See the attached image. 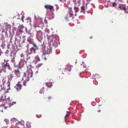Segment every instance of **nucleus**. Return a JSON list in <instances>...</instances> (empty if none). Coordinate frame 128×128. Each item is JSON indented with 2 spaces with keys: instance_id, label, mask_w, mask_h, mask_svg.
<instances>
[{
  "instance_id": "obj_7",
  "label": "nucleus",
  "mask_w": 128,
  "mask_h": 128,
  "mask_svg": "<svg viewBox=\"0 0 128 128\" xmlns=\"http://www.w3.org/2000/svg\"><path fill=\"white\" fill-rule=\"evenodd\" d=\"M16 102H13L12 103H7L6 104V106H4V108L6 109L7 108H10L11 106L13 105L14 104H16Z\"/></svg>"
},
{
  "instance_id": "obj_32",
  "label": "nucleus",
  "mask_w": 128,
  "mask_h": 128,
  "mask_svg": "<svg viewBox=\"0 0 128 128\" xmlns=\"http://www.w3.org/2000/svg\"><path fill=\"white\" fill-rule=\"evenodd\" d=\"M4 70V72H6V70H4V69H2V70Z\"/></svg>"
},
{
  "instance_id": "obj_33",
  "label": "nucleus",
  "mask_w": 128,
  "mask_h": 128,
  "mask_svg": "<svg viewBox=\"0 0 128 128\" xmlns=\"http://www.w3.org/2000/svg\"><path fill=\"white\" fill-rule=\"evenodd\" d=\"M2 53L1 51H0V56L1 55V54H2Z\"/></svg>"
},
{
  "instance_id": "obj_39",
  "label": "nucleus",
  "mask_w": 128,
  "mask_h": 128,
  "mask_svg": "<svg viewBox=\"0 0 128 128\" xmlns=\"http://www.w3.org/2000/svg\"><path fill=\"white\" fill-rule=\"evenodd\" d=\"M65 0V1H66V0Z\"/></svg>"
},
{
  "instance_id": "obj_17",
  "label": "nucleus",
  "mask_w": 128,
  "mask_h": 128,
  "mask_svg": "<svg viewBox=\"0 0 128 128\" xmlns=\"http://www.w3.org/2000/svg\"><path fill=\"white\" fill-rule=\"evenodd\" d=\"M66 66V67L65 68V70L67 71L68 70V72H70L71 70V68L69 69L68 70V68H69L70 66L69 65H68L67 66Z\"/></svg>"
},
{
  "instance_id": "obj_2",
  "label": "nucleus",
  "mask_w": 128,
  "mask_h": 128,
  "mask_svg": "<svg viewBox=\"0 0 128 128\" xmlns=\"http://www.w3.org/2000/svg\"><path fill=\"white\" fill-rule=\"evenodd\" d=\"M33 47H32L30 49L29 54H31L32 52L34 51V53L36 50L38 49V47L36 44H32Z\"/></svg>"
},
{
  "instance_id": "obj_9",
  "label": "nucleus",
  "mask_w": 128,
  "mask_h": 128,
  "mask_svg": "<svg viewBox=\"0 0 128 128\" xmlns=\"http://www.w3.org/2000/svg\"><path fill=\"white\" fill-rule=\"evenodd\" d=\"M74 2L76 6H79L80 4V0H74Z\"/></svg>"
},
{
  "instance_id": "obj_24",
  "label": "nucleus",
  "mask_w": 128,
  "mask_h": 128,
  "mask_svg": "<svg viewBox=\"0 0 128 128\" xmlns=\"http://www.w3.org/2000/svg\"><path fill=\"white\" fill-rule=\"evenodd\" d=\"M74 9L75 10V12L76 13L78 12V7H75L74 8Z\"/></svg>"
},
{
  "instance_id": "obj_6",
  "label": "nucleus",
  "mask_w": 128,
  "mask_h": 128,
  "mask_svg": "<svg viewBox=\"0 0 128 128\" xmlns=\"http://www.w3.org/2000/svg\"><path fill=\"white\" fill-rule=\"evenodd\" d=\"M16 90L18 92L20 91L22 89V87L21 84H18L16 86Z\"/></svg>"
},
{
  "instance_id": "obj_27",
  "label": "nucleus",
  "mask_w": 128,
  "mask_h": 128,
  "mask_svg": "<svg viewBox=\"0 0 128 128\" xmlns=\"http://www.w3.org/2000/svg\"><path fill=\"white\" fill-rule=\"evenodd\" d=\"M26 80H25V81H24L23 82V85L24 86H26Z\"/></svg>"
},
{
  "instance_id": "obj_29",
  "label": "nucleus",
  "mask_w": 128,
  "mask_h": 128,
  "mask_svg": "<svg viewBox=\"0 0 128 128\" xmlns=\"http://www.w3.org/2000/svg\"><path fill=\"white\" fill-rule=\"evenodd\" d=\"M10 78H12L14 77L13 75L12 74H10Z\"/></svg>"
},
{
  "instance_id": "obj_8",
  "label": "nucleus",
  "mask_w": 128,
  "mask_h": 128,
  "mask_svg": "<svg viewBox=\"0 0 128 128\" xmlns=\"http://www.w3.org/2000/svg\"><path fill=\"white\" fill-rule=\"evenodd\" d=\"M22 124L20 122H18L17 123L15 126V128H22Z\"/></svg>"
},
{
  "instance_id": "obj_34",
  "label": "nucleus",
  "mask_w": 128,
  "mask_h": 128,
  "mask_svg": "<svg viewBox=\"0 0 128 128\" xmlns=\"http://www.w3.org/2000/svg\"><path fill=\"white\" fill-rule=\"evenodd\" d=\"M101 111V110H98V112H100Z\"/></svg>"
},
{
  "instance_id": "obj_5",
  "label": "nucleus",
  "mask_w": 128,
  "mask_h": 128,
  "mask_svg": "<svg viewBox=\"0 0 128 128\" xmlns=\"http://www.w3.org/2000/svg\"><path fill=\"white\" fill-rule=\"evenodd\" d=\"M44 7L46 9V10L47 11L48 10H52L53 11L54 10V7L52 6H51L50 5H46Z\"/></svg>"
},
{
  "instance_id": "obj_23",
  "label": "nucleus",
  "mask_w": 128,
  "mask_h": 128,
  "mask_svg": "<svg viewBox=\"0 0 128 128\" xmlns=\"http://www.w3.org/2000/svg\"><path fill=\"white\" fill-rule=\"evenodd\" d=\"M17 120L16 119L14 118H12L11 120V121L13 123L14 122H16Z\"/></svg>"
},
{
  "instance_id": "obj_15",
  "label": "nucleus",
  "mask_w": 128,
  "mask_h": 128,
  "mask_svg": "<svg viewBox=\"0 0 128 128\" xmlns=\"http://www.w3.org/2000/svg\"><path fill=\"white\" fill-rule=\"evenodd\" d=\"M46 85L48 88H50L52 86V83L50 82H46Z\"/></svg>"
},
{
  "instance_id": "obj_31",
  "label": "nucleus",
  "mask_w": 128,
  "mask_h": 128,
  "mask_svg": "<svg viewBox=\"0 0 128 128\" xmlns=\"http://www.w3.org/2000/svg\"><path fill=\"white\" fill-rule=\"evenodd\" d=\"M23 18H24L22 16V20L23 22H24V20H23Z\"/></svg>"
},
{
  "instance_id": "obj_12",
  "label": "nucleus",
  "mask_w": 128,
  "mask_h": 128,
  "mask_svg": "<svg viewBox=\"0 0 128 128\" xmlns=\"http://www.w3.org/2000/svg\"><path fill=\"white\" fill-rule=\"evenodd\" d=\"M14 72L15 74L17 76L20 73V72L19 71V69L14 70Z\"/></svg>"
},
{
  "instance_id": "obj_11",
  "label": "nucleus",
  "mask_w": 128,
  "mask_h": 128,
  "mask_svg": "<svg viewBox=\"0 0 128 128\" xmlns=\"http://www.w3.org/2000/svg\"><path fill=\"white\" fill-rule=\"evenodd\" d=\"M6 67H8V69H10V65L8 63H6V64H4L2 66V67L4 68H5Z\"/></svg>"
},
{
  "instance_id": "obj_22",
  "label": "nucleus",
  "mask_w": 128,
  "mask_h": 128,
  "mask_svg": "<svg viewBox=\"0 0 128 128\" xmlns=\"http://www.w3.org/2000/svg\"><path fill=\"white\" fill-rule=\"evenodd\" d=\"M94 78L95 79H97L98 78V77H99L100 76H99V75L98 74H95V75H94Z\"/></svg>"
},
{
  "instance_id": "obj_13",
  "label": "nucleus",
  "mask_w": 128,
  "mask_h": 128,
  "mask_svg": "<svg viewBox=\"0 0 128 128\" xmlns=\"http://www.w3.org/2000/svg\"><path fill=\"white\" fill-rule=\"evenodd\" d=\"M37 62L36 61L35 62V64H37V65H36V66L37 68L40 67L43 65L42 63L40 64H37Z\"/></svg>"
},
{
  "instance_id": "obj_1",
  "label": "nucleus",
  "mask_w": 128,
  "mask_h": 128,
  "mask_svg": "<svg viewBox=\"0 0 128 128\" xmlns=\"http://www.w3.org/2000/svg\"><path fill=\"white\" fill-rule=\"evenodd\" d=\"M33 74V72L32 70L30 68H28L26 72L24 73V78H25L26 80L27 81H28L32 77Z\"/></svg>"
},
{
  "instance_id": "obj_14",
  "label": "nucleus",
  "mask_w": 128,
  "mask_h": 128,
  "mask_svg": "<svg viewBox=\"0 0 128 128\" xmlns=\"http://www.w3.org/2000/svg\"><path fill=\"white\" fill-rule=\"evenodd\" d=\"M85 7L84 6H82L81 7V10L80 12H83L84 13L85 12Z\"/></svg>"
},
{
  "instance_id": "obj_16",
  "label": "nucleus",
  "mask_w": 128,
  "mask_h": 128,
  "mask_svg": "<svg viewBox=\"0 0 128 128\" xmlns=\"http://www.w3.org/2000/svg\"><path fill=\"white\" fill-rule=\"evenodd\" d=\"M27 41L29 42L30 44H32V40L30 37L28 38Z\"/></svg>"
},
{
  "instance_id": "obj_26",
  "label": "nucleus",
  "mask_w": 128,
  "mask_h": 128,
  "mask_svg": "<svg viewBox=\"0 0 128 128\" xmlns=\"http://www.w3.org/2000/svg\"><path fill=\"white\" fill-rule=\"evenodd\" d=\"M10 83H9V84H8V85H7L8 86L9 88L7 89V90H10Z\"/></svg>"
},
{
  "instance_id": "obj_30",
  "label": "nucleus",
  "mask_w": 128,
  "mask_h": 128,
  "mask_svg": "<svg viewBox=\"0 0 128 128\" xmlns=\"http://www.w3.org/2000/svg\"><path fill=\"white\" fill-rule=\"evenodd\" d=\"M52 98V97L50 96H49L48 97V99L49 100H50V99H51Z\"/></svg>"
},
{
  "instance_id": "obj_20",
  "label": "nucleus",
  "mask_w": 128,
  "mask_h": 128,
  "mask_svg": "<svg viewBox=\"0 0 128 128\" xmlns=\"http://www.w3.org/2000/svg\"><path fill=\"white\" fill-rule=\"evenodd\" d=\"M31 124V122H27L26 125L28 128H30L31 127V126H30Z\"/></svg>"
},
{
  "instance_id": "obj_19",
  "label": "nucleus",
  "mask_w": 128,
  "mask_h": 128,
  "mask_svg": "<svg viewBox=\"0 0 128 128\" xmlns=\"http://www.w3.org/2000/svg\"><path fill=\"white\" fill-rule=\"evenodd\" d=\"M69 10V13H68L70 14L71 15H72V16H74V14L73 11H72V8H70Z\"/></svg>"
},
{
  "instance_id": "obj_35",
  "label": "nucleus",
  "mask_w": 128,
  "mask_h": 128,
  "mask_svg": "<svg viewBox=\"0 0 128 128\" xmlns=\"http://www.w3.org/2000/svg\"><path fill=\"white\" fill-rule=\"evenodd\" d=\"M44 87H43L42 88V89H42V90H43L44 89Z\"/></svg>"
},
{
  "instance_id": "obj_18",
  "label": "nucleus",
  "mask_w": 128,
  "mask_h": 128,
  "mask_svg": "<svg viewBox=\"0 0 128 128\" xmlns=\"http://www.w3.org/2000/svg\"><path fill=\"white\" fill-rule=\"evenodd\" d=\"M2 99L1 98L0 99V107H1V106H2L3 107L2 108V109L4 108V109L5 110L6 109L4 108V106H6V104L5 105H4L3 106H2Z\"/></svg>"
},
{
  "instance_id": "obj_28",
  "label": "nucleus",
  "mask_w": 128,
  "mask_h": 128,
  "mask_svg": "<svg viewBox=\"0 0 128 128\" xmlns=\"http://www.w3.org/2000/svg\"><path fill=\"white\" fill-rule=\"evenodd\" d=\"M116 2H114L112 4V6L113 7H114L116 6Z\"/></svg>"
},
{
  "instance_id": "obj_38",
  "label": "nucleus",
  "mask_w": 128,
  "mask_h": 128,
  "mask_svg": "<svg viewBox=\"0 0 128 128\" xmlns=\"http://www.w3.org/2000/svg\"><path fill=\"white\" fill-rule=\"evenodd\" d=\"M60 1H62V0H60Z\"/></svg>"
},
{
  "instance_id": "obj_21",
  "label": "nucleus",
  "mask_w": 128,
  "mask_h": 128,
  "mask_svg": "<svg viewBox=\"0 0 128 128\" xmlns=\"http://www.w3.org/2000/svg\"><path fill=\"white\" fill-rule=\"evenodd\" d=\"M67 114L66 115V116H65V118H66L68 117V116L71 113V112H68V111H66Z\"/></svg>"
},
{
  "instance_id": "obj_37",
  "label": "nucleus",
  "mask_w": 128,
  "mask_h": 128,
  "mask_svg": "<svg viewBox=\"0 0 128 128\" xmlns=\"http://www.w3.org/2000/svg\"><path fill=\"white\" fill-rule=\"evenodd\" d=\"M22 54H21V57H22Z\"/></svg>"
},
{
  "instance_id": "obj_10",
  "label": "nucleus",
  "mask_w": 128,
  "mask_h": 128,
  "mask_svg": "<svg viewBox=\"0 0 128 128\" xmlns=\"http://www.w3.org/2000/svg\"><path fill=\"white\" fill-rule=\"evenodd\" d=\"M119 8L121 9V10H123L124 11L125 13L128 14V11L126 9L125 7H123L122 6H119Z\"/></svg>"
},
{
  "instance_id": "obj_4",
  "label": "nucleus",
  "mask_w": 128,
  "mask_h": 128,
  "mask_svg": "<svg viewBox=\"0 0 128 128\" xmlns=\"http://www.w3.org/2000/svg\"><path fill=\"white\" fill-rule=\"evenodd\" d=\"M74 18V16L71 15L70 14L67 13L66 14L65 19L67 21L72 20Z\"/></svg>"
},
{
  "instance_id": "obj_25",
  "label": "nucleus",
  "mask_w": 128,
  "mask_h": 128,
  "mask_svg": "<svg viewBox=\"0 0 128 128\" xmlns=\"http://www.w3.org/2000/svg\"><path fill=\"white\" fill-rule=\"evenodd\" d=\"M35 58L36 59L37 61H40V59L39 57L38 56H36L35 57Z\"/></svg>"
},
{
  "instance_id": "obj_3",
  "label": "nucleus",
  "mask_w": 128,
  "mask_h": 128,
  "mask_svg": "<svg viewBox=\"0 0 128 128\" xmlns=\"http://www.w3.org/2000/svg\"><path fill=\"white\" fill-rule=\"evenodd\" d=\"M50 49H47L46 52L44 53L42 55V59L44 60H46L47 59L46 58V54L47 55L48 54H50Z\"/></svg>"
},
{
  "instance_id": "obj_36",
  "label": "nucleus",
  "mask_w": 128,
  "mask_h": 128,
  "mask_svg": "<svg viewBox=\"0 0 128 128\" xmlns=\"http://www.w3.org/2000/svg\"><path fill=\"white\" fill-rule=\"evenodd\" d=\"M28 45L27 46V50H28Z\"/></svg>"
}]
</instances>
